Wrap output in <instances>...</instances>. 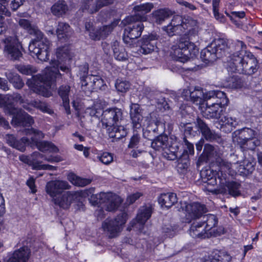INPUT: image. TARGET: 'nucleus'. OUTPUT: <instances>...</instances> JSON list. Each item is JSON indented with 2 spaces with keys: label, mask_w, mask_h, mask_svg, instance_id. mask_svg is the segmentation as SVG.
<instances>
[{
  "label": "nucleus",
  "mask_w": 262,
  "mask_h": 262,
  "mask_svg": "<svg viewBox=\"0 0 262 262\" xmlns=\"http://www.w3.org/2000/svg\"><path fill=\"white\" fill-rule=\"evenodd\" d=\"M235 52L229 57L227 69L229 72L252 75L258 70V60L254 55L246 51V45L240 40L235 42Z\"/></svg>",
  "instance_id": "f257e3e1"
},
{
  "label": "nucleus",
  "mask_w": 262,
  "mask_h": 262,
  "mask_svg": "<svg viewBox=\"0 0 262 262\" xmlns=\"http://www.w3.org/2000/svg\"><path fill=\"white\" fill-rule=\"evenodd\" d=\"M20 26L27 30L29 33L35 38L32 40L29 46V50L32 56H36L38 59L46 61L49 59L50 41L44 37L43 34L30 21L26 19H20L18 21Z\"/></svg>",
  "instance_id": "f03ea898"
},
{
  "label": "nucleus",
  "mask_w": 262,
  "mask_h": 262,
  "mask_svg": "<svg viewBox=\"0 0 262 262\" xmlns=\"http://www.w3.org/2000/svg\"><path fill=\"white\" fill-rule=\"evenodd\" d=\"M147 17L139 13L126 17L121 21V25L125 27L123 39L125 44L130 47L137 46L136 40L139 37L144 30L143 21Z\"/></svg>",
  "instance_id": "7ed1b4c3"
},
{
  "label": "nucleus",
  "mask_w": 262,
  "mask_h": 262,
  "mask_svg": "<svg viewBox=\"0 0 262 262\" xmlns=\"http://www.w3.org/2000/svg\"><path fill=\"white\" fill-rule=\"evenodd\" d=\"M122 118V112L117 107L107 109L103 112L101 121L103 126L107 128L110 138L120 139L127 135L126 128L119 124Z\"/></svg>",
  "instance_id": "20e7f679"
},
{
  "label": "nucleus",
  "mask_w": 262,
  "mask_h": 262,
  "mask_svg": "<svg viewBox=\"0 0 262 262\" xmlns=\"http://www.w3.org/2000/svg\"><path fill=\"white\" fill-rule=\"evenodd\" d=\"M69 53L70 50L67 46L59 47L57 49V60H52L50 62V66L48 69L49 74H51L50 76L51 80L56 78L60 75L59 69L65 73L70 72L69 68L61 63L70 59Z\"/></svg>",
  "instance_id": "39448f33"
},
{
  "label": "nucleus",
  "mask_w": 262,
  "mask_h": 262,
  "mask_svg": "<svg viewBox=\"0 0 262 262\" xmlns=\"http://www.w3.org/2000/svg\"><path fill=\"white\" fill-rule=\"evenodd\" d=\"M227 48L226 42L223 39H219L201 51V58L206 63L212 62L221 58Z\"/></svg>",
  "instance_id": "423d86ee"
},
{
  "label": "nucleus",
  "mask_w": 262,
  "mask_h": 262,
  "mask_svg": "<svg viewBox=\"0 0 262 262\" xmlns=\"http://www.w3.org/2000/svg\"><path fill=\"white\" fill-rule=\"evenodd\" d=\"M27 135H31L32 139L31 147L36 146L42 152L49 151L50 152L57 153L59 149L53 143L48 141H39L44 137L43 133L37 129L31 128L25 130Z\"/></svg>",
  "instance_id": "0eeeda50"
},
{
  "label": "nucleus",
  "mask_w": 262,
  "mask_h": 262,
  "mask_svg": "<svg viewBox=\"0 0 262 262\" xmlns=\"http://www.w3.org/2000/svg\"><path fill=\"white\" fill-rule=\"evenodd\" d=\"M89 200L93 205L105 203L106 209L109 211L116 210L122 202L119 196L111 193H106L104 192H100L95 195L92 194Z\"/></svg>",
  "instance_id": "6e6552de"
},
{
  "label": "nucleus",
  "mask_w": 262,
  "mask_h": 262,
  "mask_svg": "<svg viewBox=\"0 0 262 262\" xmlns=\"http://www.w3.org/2000/svg\"><path fill=\"white\" fill-rule=\"evenodd\" d=\"M229 176L227 173L220 172L218 175L220 188L217 189V193H228L233 197L241 195L240 188L241 185L233 181L229 180Z\"/></svg>",
  "instance_id": "1a4fd4ad"
},
{
  "label": "nucleus",
  "mask_w": 262,
  "mask_h": 262,
  "mask_svg": "<svg viewBox=\"0 0 262 262\" xmlns=\"http://www.w3.org/2000/svg\"><path fill=\"white\" fill-rule=\"evenodd\" d=\"M4 52L12 60H19L22 57L21 42L15 35L6 36L3 39Z\"/></svg>",
  "instance_id": "9d476101"
},
{
  "label": "nucleus",
  "mask_w": 262,
  "mask_h": 262,
  "mask_svg": "<svg viewBox=\"0 0 262 262\" xmlns=\"http://www.w3.org/2000/svg\"><path fill=\"white\" fill-rule=\"evenodd\" d=\"M127 214L123 212L118 214L114 220L106 219L102 223V228L110 238L117 236L122 230V226L125 224Z\"/></svg>",
  "instance_id": "9b49d317"
},
{
  "label": "nucleus",
  "mask_w": 262,
  "mask_h": 262,
  "mask_svg": "<svg viewBox=\"0 0 262 262\" xmlns=\"http://www.w3.org/2000/svg\"><path fill=\"white\" fill-rule=\"evenodd\" d=\"M183 209L185 214L184 220L186 223L199 219L208 211L206 206L199 202L185 203Z\"/></svg>",
  "instance_id": "f8f14e48"
},
{
  "label": "nucleus",
  "mask_w": 262,
  "mask_h": 262,
  "mask_svg": "<svg viewBox=\"0 0 262 262\" xmlns=\"http://www.w3.org/2000/svg\"><path fill=\"white\" fill-rule=\"evenodd\" d=\"M159 36L157 33H151L149 35H145L138 42L139 49L138 51L143 54H148L157 49L156 41Z\"/></svg>",
  "instance_id": "ddd939ff"
},
{
  "label": "nucleus",
  "mask_w": 262,
  "mask_h": 262,
  "mask_svg": "<svg viewBox=\"0 0 262 262\" xmlns=\"http://www.w3.org/2000/svg\"><path fill=\"white\" fill-rule=\"evenodd\" d=\"M81 195H84L78 191H67L61 195L54 198L53 201L60 207L68 209L74 201H79Z\"/></svg>",
  "instance_id": "4468645a"
},
{
  "label": "nucleus",
  "mask_w": 262,
  "mask_h": 262,
  "mask_svg": "<svg viewBox=\"0 0 262 262\" xmlns=\"http://www.w3.org/2000/svg\"><path fill=\"white\" fill-rule=\"evenodd\" d=\"M46 69L45 77L40 75L33 76L31 79H29L26 82V84L35 93L38 94H42L45 90V82L43 80L47 79L49 82L54 81L56 78L51 80L50 76L51 74H49L48 69Z\"/></svg>",
  "instance_id": "2eb2a0df"
},
{
  "label": "nucleus",
  "mask_w": 262,
  "mask_h": 262,
  "mask_svg": "<svg viewBox=\"0 0 262 262\" xmlns=\"http://www.w3.org/2000/svg\"><path fill=\"white\" fill-rule=\"evenodd\" d=\"M71 185L66 181L54 180L48 182L46 186L47 193L53 198H56L57 195L67 189H71Z\"/></svg>",
  "instance_id": "dca6fc26"
},
{
  "label": "nucleus",
  "mask_w": 262,
  "mask_h": 262,
  "mask_svg": "<svg viewBox=\"0 0 262 262\" xmlns=\"http://www.w3.org/2000/svg\"><path fill=\"white\" fill-rule=\"evenodd\" d=\"M186 43L184 39L180 37L177 43L172 46L171 54L174 60L183 63L188 60L189 51L186 50Z\"/></svg>",
  "instance_id": "f3484780"
},
{
  "label": "nucleus",
  "mask_w": 262,
  "mask_h": 262,
  "mask_svg": "<svg viewBox=\"0 0 262 262\" xmlns=\"http://www.w3.org/2000/svg\"><path fill=\"white\" fill-rule=\"evenodd\" d=\"M14 115L11 124L14 126H30L34 123L33 118L22 110L13 108L10 112Z\"/></svg>",
  "instance_id": "a211bd4d"
},
{
  "label": "nucleus",
  "mask_w": 262,
  "mask_h": 262,
  "mask_svg": "<svg viewBox=\"0 0 262 262\" xmlns=\"http://www.w3.org/2000/svg\"><path fill=\"white\" fill-rule=\"evenodd\" d=\"M200 175L202 182L206 184L205 187L208 191L217 193V189H212L209 187V186H213L217 184V181H219L216 178L217 172L213 171L211 168L204 169L201 171Z\"/></svg>",
  "instance_id": "6ab92c4d"
},
{
  "label": "nucleus",
  "mask_w": 262,
  "mask_h": 262,
  "mask_svg": "<svg viewBox=\"0 0 262 262\" xmlns=\"http://www.w3.org/2000/svg\"><path fill=\"white\" fill-rule=\"evenodd\" d=\"M183 25H186V27H183V30L184 35L182 36H185L188 40L198 42L199 41V27L197 25L196 21L194 20H188L187 21L183 22Z\"/></svg>",
  "instance_id": "aec40b11"
},
{
  "label": "nucleus",
  "mask_w": 262,
  "mask_h": 262,
  "mask_svg": "<svg viewBox=\"0 0 262 262\" xmlns=\"http://www.w3.org/2000/svg\"><path fill=\"white\" fill-rule=\"evenodd\" d=\"M183 27H186V25H183L182 17L177 15L174 16L170 24L163 27V29L169 36H172L177 34H181L182 32H184L183 30Z\"/></svg>",
  "instance_id": "412c9836"
},
{
  "label": "nucleus",
  "mask_w": 262,
  "mask_h": 262,
  "mask_svg": "<svg viewBox=\"0 0 262 262\" xmlns=\"http://www.w3.org/2000/svg\"><path fill=\"white\" fill-rule=\"evenodd\" d=\"M130 117L134 129L141 128V122L143 120L142 110L137 103H132L130 106Z\"/></svg>",
  "instance_id": "4be33fe9"
},
{
  "label": "nucleus",
  "mask_w": 262,
  "mask_h": 262,
  "mask_svg": "<svg viewBox=\"0 0 262 262\" xmlns=\"http://www.w3.org/2000/svg\"><path fill=\"white\" fill-rule=\"evenodd\" d=\"M30 250L27 247H23L15 250L6 260L4 262H27L29 258Z\"/></svg>",
  "instance_id": "5701e85b"
},
{
  "label": "nucleus",
  "mask_w": 262,
  "mask_h": 262,
  "mask_svg": "<svg viewBox=\"0 0 262 262\" xmlns=\"http://www.w3.org/2000/svg\"><path fill=\"white\" fill-rule=\"evenodd\" d=\"M44 156L38 151H35L29 156L21 155L19 156V160L29 165L32 166L34 169L39 168L41 162L39 161L40 158H43Z\"/></svg>",
  "instance_id": "b1692460"
},
{
  "label": "nucleus",
  "mask_w": 262,
  "mask_h": 262,
  "mask_svg": "<svg viewBox=\"0 0 262 262\" xmlns=\"http://www.w3.org/2000/svg\"><path fill=\"white\" fill-rule=\"evenodd\" d=\"M206 106L203 111V115L207 119H220L223 115L224 110L222 107L212 105L206 102Z\"/></svg>",
  "instance_id": "393cba45"
},
{
  "label": "nucleus",
  "mask_w": 262,
  "mask_h": 262,
  "mask_svg": "<svg viewBox=\"0 0 262 262\" xmlns=\"http://www.w3.org/2000/svg\"><path fill=\"white\" fill-rule=\"evenodd\" d=\"M56 32L58 39L61 41L67 40L73 34V31L70 25L67 23L61 21L58 23Z\"/></svg>",
  "instance_id": "a878e982"
},
{
  "label": "nucleus",
  "mask_w": 262,
  "mask_h": 262,
  "mask_svg": "<svg viewBox=\"0 0 262 262\" xmlns=\"http://www.w3.org/2000/svg\"><path fill=\"white\" fill-rule=\"evenodd\" d=\"M57 93L59 97L62 100V105L67 113L70 114L69 97L71 95V86L68 84H62L58 88Z\"/></svg>",
  "instance_id": "bb28decb"
},
{
  "label": "nucleus",
  "mask_w": 262,
  "mask_h": 262,
  "mask_svg": "<svg viewBox=\"0 0 262 262\" xmlns=\"http://www.w3.org/2000/svg\"><path fill=\"white\" fill-rule=\"evenodd\" d=\"M204 92L202 90L195 89L193 91H191L189 90H184L182 96L187 101H191L193 103L196 104H200L203 100Z\"/></svg>",
  "instance_id": "cd10ccee"
},
{
  "label": "nucleus",
  "mask_w": 262,
  "mask_h": 262,
  "mask_svg": "<svg viewBox=\"0 0 262 262\" xmlns=\"http://www.w3.org/2000/svg\"><path fill=\"white\" fill-rule=\"evenodd\" d=\"M189 233L193 238H205L208 236L207 231L201 223H194L189 230Z\"/></svg>",
  "instance_id": "c85d7f7f"
},
{
  "label": "nucleus",
  "mask_w": 262,
  "mask_h": 262,
  "mask_svg": "<svg viewBox=\"0 0 262 262\" xmlns=\"http://www.w3.org/2000/svg\"><path fill=\"white\" fill-rule=\"evenodd\" d=\"M178 201L176 193L172 192L162 193L158 198V202L162 207L170 208Z\"/></svg>",
  "instance_id": "c756f323"
},
{
  "label": "nucleus",
  "mask_w": 262,
  "mask_h": 262,
  "mask_svg": "<svg viewBox=\"0 0 262 262\" xmlns=\"http://www.w3.org/2000/svg\"><path fill=\"white\" fill-rule=\"evenodd\" d=\"M179 146L176 142L168 144L162 152L163 156L168 160H174L181 155L179 154Z\"/></svg>",
  "instance_id": "7c9ffc66"
},
{
  "label": "nucleus",
  "mask_w": 262,
  "mask_h": 262,
  "mask_svg": "<svg viewBox=\"0 0 262 262\" xmlns=\"http://www.w3.org/2000/svg\"><path fill=\"white\" fill-rule=\"evenodd\" d=\"M172 15L173 12L169 9H160L153 12L152 18L156 23L161 24Z\"/></svg>",
  "instance_id": "2f4dec72"
},
{
  "label": "nucleus",
  "mask_w": 262,
  "mask_h": 262,
  "mask_svg": "<svg viewBox=\"0 0 262 262\" xmlns=\"http://www.w3.org/2000/svg\"><path fill=\"white\" fill-rule=\"evenodd\" d=\"M5 75L14 88L21 89L24 86V82L20 76L16 72L8 71L5 72Z\"/></svg>",
  "instance_id": "473e14b6"
},
{
  "label": "nucleus",
  "mask_w": 262,
  "mask_h": 262,
  "mask_svg": "<svg viewBox=\"0 0 262 262\" xmlns=\"http://www.w3.org/2000/svg\"><path fill=\"white\" fill-rule=\"evenodd\" d=\"M210 262H230L231 256L226 251L214 250L209 256Z\"/></svg>",
  "instance_id": "72a5a7b5"
},
{
  "label": "nucleus",
  "mask_w": 262,
  "mask_h": 262,
  "mask_svg": "<svg viewBox=\"0 0 262 262\" xmlns=\"http://www.w3.org/2000/svg\"><path fill=\"white\" fill-rule=\"evenodd\" d=\"M112 48L115 59L119 61H125L128 59V55L125 49L123 46L119 45V42L116 40L114 41Z\"/></svg>",
  "instance_id": "f704fd0d"
},
{
  "label": "nucleus",
  "mask_w": 262,
  "mask_h": 262,
  "mask_svg": "<svg viewBox=\"0 0 262 262\" xmlns=\"http://www.w3.org/2000/svg\"><path fill=\"white\" fill-rule=\"evenodd\" d=\"M152 206L150 205L141 207L137 216L138 223L143 225L150 218L152 213Z\"/></svg>",
  "instance_id": "c9c22d12"
},
{
  "label": "nucleus",
  "mask_w": 262,
  "mask_h": 262,
  "mask_svg": "<svg viewBox=\"0 0 262 262\" xmlns=\"http://www.w3.org/2000/svg\"><path fill=\"white\" fill-rule=\"evenodd\" d=\"M237 143L242 151L254 150L257 146L260 145V141L254 137L244 141H238Z\"/></svg>",
  "instance_id": "e433bc0d"
},
{
  "label": "nucleus",
  "mask_w": 262,
  "mask_h": 262,
  "mask_svg": "<svg viewBox=\"0 0 262 262\" xmlns=\"http://www.w3.org/2000/svg\"><path fill=\"white\" fill-rule=\"evenodd\" d=\"M51 10L53 15L60 17L67 13L68 6L64 1H58L52 6Z\"/></svg>",
  "instance_id": "4c0bfd02"
},
{
  "label": "nucleus",
  "mask_w": 262,
  "mask_h": 262,
  "mask_svg": "<svg viewBox=\"0 0 262 262\" xmlns=\"http://www.w3.org/2000/svg\"><path fill=\"white\" fill-rule=\"evenodd\" d=\"M168 144V137L165 135H160L151 142V146L156 150L163 151Z\"/></svg>",
  "instance_id": "58836bf2"
},
{
  "label": "nucleus",
  "mask_w": 262,
  "mask_h": 262,
  "mask_svg": "<svg viewBox=\"0 0 262 262\" xmlns=\"http://www.w3.org/2000/svg\"><path fill=\"white\" fill-rule=\"evenodd\" d=\"M228 99L225 93L217 91L213 99L210 101V104L222 107L225 109V106L227 105Z\"/></svg>",
  "instance_id": "ea45409f"
},
{
  "label": "nucleus",
  "mask_w": 262,
  "mask_h": 262,
  "mask_svg": "<svg viewBox=\"0 0 262 262\" xmlns=\"http://www.w3.org/2000/svg\"><path fill=\"white\" fill-rule=\"evenodd\" d=\"M203 221L201 223L203 224V226L207 231L216 227L218 223L217 217L212 214L204 215Z\"/></svg>",
  "instance_id": "a19ab883"
},
{
  "label": "nucleus",
  "mask_w": 262,
  "mask_h": 262,
  "mask_svg": "<svg viewBox=\"0 0 262 262\" xmlns=\"http://www.w3.org/2000/svg\"><path fill=\"white\" fill-rule=\"evenodd\" d=\"M240 164L237 168L238 172L243 176H247L254 170V164L248 160H245Z\"/></svg>",
  "instance_id": "79ce46f5"
},
{
  "label": "nucleus",
  "mask_w": 262,
  "mask_h": 262,
  "mask_svg": "<svg viewBox=\"0 0 262 262\" xmlns=\"http://www.w3.org/2000/svg\"><path fill=\"white\" fill-rule=\"evenodd\" d=\"M68 179L74 185L79 187H84L91 183V180L88 179L82 178L74 173L68 175Z\"/></svg>",
  "instance_id": "37998d69"
},
{
  "label": "nucleus",
  "mask_w": 262,
  "mask_h": 262,
  "mask_svg": "<svg viewBox=\"0 0 262 262\" xmlns=\"http://www.w3.org/2000/svg\"><path fill=\"white\" fill-rule=\"evenodd\" d=\"M95 75H89L81 79V86L85 92H91L94 90Z\"/></svg>",
  "instance_id": "c03bdc74"
},
{
  "label": "nucleus",
  "mask_w": 262,
  "mask_h": 262,
  "mask_svg": "<svg viewBox=\"0 0 262 262\" xmlns=\"http://www.w3.org/2000/svg\"><path fill=\"white\" fill-rule=\"evenodd\" d=\"M203 154L208 160L216 159L219 156L217 147L210 144H206L204 145Z\"/></svg>",
  "instance_id": "a18cd8bd"
},
{
  "label": "nucleus",
  "mask_w": 262,
  "mask_h": 262,
  "mask_svg": "<svg viewBox=\"0 0 262 262\" xmlns=\"http://www.w3.org/2000/svg\"><path fill=\"white\" fill-rule=\"evenodd\" d=\"M220 124H221V128L224 126H228L230 127V131H231L233 128L235 127L237 124V122L235 118H233L229 116H224L220 118Z\"/></svg>",
  "instance_id": "49530a36"
},
{
  "label": "nucleus",
  "mask_w": 262,
  "mask_h": 262,
  "mask_svg": "<svg viewBox=\"0 0 262 262\" xmlns=\"http://www.w3.org/2000/svg\"><path fill=\"white\" fill-rule=\"evenodd\" d=\"M238 133V137L236 138V141H244L246 139L254 138V131L250 128H243L239 130L236 131Z\"/></svg>",
  "instance_id": "de8ad7c7"
},
{
  "label": "nucleus",
  "mask_w": 262,
  "mask_h": 262,
  "mask_svg": "<svg viewBox=\"0 0 262 262\" xmlns=\"http://www.w3.org/2000/svg\"><path fill=\"white\" fill-rule=\"evenodd\" d=\"M154 7L152 3H145L139 5L135 6L133 8V11L135 12L134 14L139 13L140 14H144L146 17V14L151 11Z\"/></svg>",
  "instance_id": "09e8293b"
},
{
  "label": "nucleus",
  "mask_w": 262,
  "mask_h": 262,
  "mask_svg": "<svg viewBox=\"0 0 262 262\" xmlns=\"http://www.w3.org/2000/svg\"><path fill=\"white\" fill-rule=\"evenodd\" d=\"M31 104L33 107L40 110L43 113H48L50 115L54 113L53 111L50 108L46 102L39 100H34L31 102Z\"/></svg>",
  "instance_id": "8fccbe9b"
},
{
  "label": "nucleus",
  "mask_w": 262,
  "mask_h": 262,
  "mask_svg": "<svg viewBox=\"0 0 262 262\" xmlns=\"http://www.w3.org/2000/svg\"><path fill=\"white\" fill-rule=\"evenodd\" d=\"M31 138L29 139L27 137H23L20 140L16 141L13 147L23 152L25 150L27 145H29L31 147Z\"/></svg>",
  "instance_id": "3c124183"
},
{
  "label": "nucleus",
  "mask_w": 262,
  "mask_h": 262,
  "mask_svg": "<svg viewBox=\"0 0 262 262\" xmlns=\"http://www.w3.org/2000/svg\"><path fill=\"white\" fill-rule=\"evenodd\" d=\"M119 21V19H116L111 24L100 28L103 38H106L112 32L114 28L118 25Z\"/></svg>",
  "instance_id": "603ef678"
},
{
  "label": "nucleus",
  "mask_w": 262,
  "mask_h": 262,
  "mask_svg": "<svg viewBox=\"0 0 262 262\" xmlns=\"http://www.w3.org/2000/svg\"><path fill=\"white\" fill-rule=\"evenodd\" d=\"M181 37L183 38L187 42V43H186V50H187L189 51V59L190 58V56H194L198 53L199 49L197 46L193 42L194 41L188 40L185 36H181Z\"/></svg>",
  "instance_id": "864d4df0"
},
{
  "label": "nucleus",
  "mask_w": 262,
  "mask_h": 262,
  "mask_svg": "<svg viewBox=\"0 0 262 262\" xmlns=\"http://www.w3.org/2000/svg\"><path fill=\"white\" fill-rule=\"evenodd\" d=\"M81 9L82 11H87L89 13L93 14L96 11H93L95 9V3L93 0H82Z\"/></svg>",
  "instance_id": "5fc2aeb1"
},
{
  "label": "nucleus",
  "mask_w": 262,
  "mask_h": 262,
  "mask_svg": "<svg viewBox=\"0 0 262 262\" xmlns=\"http://www.w3.org/2000/svg\"><path fill=\"white\" fill-rule=\"evenodd\" d=\"M17 70L23 74L31 75L37 72L36 69L31 65H17Z\"/></svg>",
  "instance_id": "6e6d98bb"
},
{
  "label": "nucleus",
  "mask_w": 262,
  "mask_h": 262,
  "mask_svg": "<svg viewBox=\"0 0 262 262\" xmlns=\"http://www.w3.org/2000/svg\"><path fill=\"white\" fill-rule=\"evenodd\" d=\"M130 86V85L129 82L120 79L117 80L115 83L116 90L121 93H126L128 91Z\"/></svg>",
  "instance_id": "4d7b16f0"
},
{
  "label": "nucleus",
  "mask_w": 262,
  "mask_h": 262,
  "mask_svg": "<svg viewBox=\"0 0 262 262\" xmlns=\"http://www.w3.org/2000/svg\"><path fill=\"white\" fill-rule=\"evenodd\" d=\"M217 163L220 168L219 171L217 172V176L219 175V173L222 172L223 173H227V170H229L232 166V164L228 162V161L224 159H219V160L217 161Z\"/></svg>",
  "instance_id": "13d9d810"
},
{
  "label": "nucleus",
  "mask_w": 262,
  "mask_h": 262,
  "mask_svg": "<svg viewBox=\"0 0 262 262\" xmlns=\"http://www.w3.org/2000/svg\"><path fill=\"white\" fill-rule=\"evenodd\" d=\"M227 85L232 89H237L242 86L241 80L236 76H233L228 78Z\"/></svg>",
  "instance_id": "bf43d9fd"
},
{
  "label": "nucleus",
  "mask_w": 262,
  "mask_h": 262,
  "mask_svg": "<svg viewBox=\"0 0 262 262\" xmlns=\"http://www.w3.org/2000/svg\"><path fill=\"white\" fill-rule=\"evenodd\" d=\"M97 158L105 165H108L113 161V155L107 152H103L100 156H98Z\"/></svg>",
  "instance_id": "052dcab7"
},
{
  "label": "nucleus",
  "mask_w": 262,
  "mask_h": 262,
  "mask_svg": "<svg viewBox=\"0 0 262 262\" xmlns=\"http://www.w3.org/2000/svg\"><path fill=\"white\" fill-rule=\"evenodd\" d=\"M202 135L206 140L209 141H213L219 138V135L210 128L203 132Z\"/></svg>",
  "instance_id": "680f3d73"
},
{
  "label": "nucleus",
  "mask_w": 262,
  "mask_h": 262,
  "mask_svg": "<svg viewBox=\"0 0 262 262\" xmlns=\"http://www.w3.org/2000/svg\"><path fill=\"white\" fill-rule=\"evenodd\" d=\"M0 107H10V109L9 111L10 114V112L13 108H15L12 105V102H9V97L8 95H4L0 94Z\"/></svg>",
  "instance_id": "e2e57ef3"
},
{
  "label": "nucleus",
  "mask_w": 262,
  "mask_h": 262,
  "mask_svg": "<svg viewBox=\"0 0 262 262\" xmlns=\"http://www.w3.org/2000/svg\"><path fill=\"white\" fill-rule=\"evenodd\" d=\"M113 3L114 0H96L95 2V9H93V11L97 12L102 8L110 5Z\"/></svg>",
  "instance_id": "0e129e2a"
},
{
  "label": "nucleus",
  "mask_w": 262,
  "mask_h": 262,
  "mask_svg": "<svg viewBox=\"0 0 262 262\" xmlns=\"http://www.w3.org/2000/svg\"><path fill=\"white\" fill-rule=\"evenodd\" d=\"M140 136L138 134L137 132L135 130L134 131V135L132 137L130 140L129 143L128 145L129 148H134L135 147L140 141Z\"/></svg>",
  "instance_id": "69168bd1"
},
{
  "label": "nucleus",
  "mask_w": 262,
  "mask_h": 262,
  "mask_svg": "<svg viewBox=\"0 0 262 262\" xmlns=\"http://www.w3.org/2000/svg\"><path fill=\"white\" fill-rule=\"evenodd\" d=\"M89 36L92 39L94 40H99L101 39H103L100 28L98 29H94L93 30L91 31Z\"/></svg>",
  "instance_id": "338daca9"
},
{
  "label": "nucleus",
  "mask_w": 262,
  "mask_h": 262,
  "mask_svg": "<svg viewBox=\"0 0 262 262\" xmlns=\"http://www.w3.org/2000/svg\"><path fill=\"white\" fill-rule=\"evenodd\" d=\"M160 124V122L158 121H150L147 125L145 129L148 130V132H150V133H154L156 135L158 131V126Z\"/></svg>",
  "instance_id": "774afa93"
}]
</instances>
